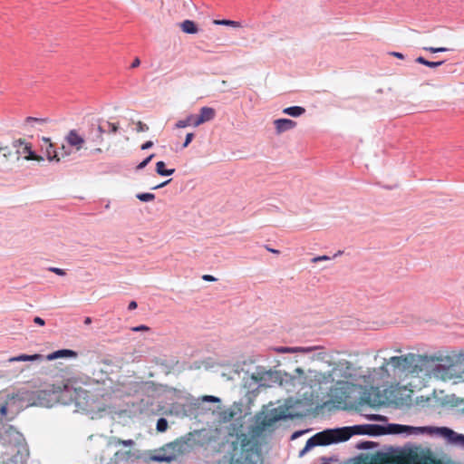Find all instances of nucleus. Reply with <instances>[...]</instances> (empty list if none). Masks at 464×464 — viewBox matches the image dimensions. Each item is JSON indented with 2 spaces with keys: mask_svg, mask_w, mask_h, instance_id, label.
I'll use <instances>...</instances> for the list:
<instances>
[{
  "mask_svg": "<svg viewBox=\"0 0 464 464\" xmlns=\"http://www.w3.org/2000/svg\"><path fill=\"white\" fill-rule=\"evenodd\" d=\"M13 146L15 149V159L17 160H19L20 158H24L25 160H43V157L36 155L32 150L31 143L26 142L23 139L15 140L13 142Z\"/></svg>",
  "mask_w": 464,
  "mask_h": 464,
  "instance_id": "8",
  "label": "nucleus"
},
{
  "mask_svg": "<svg viewBox=\"0 0 464 464\" xmlns=\"http://www.w3.org/2000/svg\"><path fill=\"white\" fill-rule=\"evenodd\" d=\"M391 55H392L394 57H397L399 59H403L404 58V55L401 53H398V52H392Z\"/></svg>",
  "mask_w": 464,
  "mask_h": 464,
  "instance_id": "46",
  "label": "nucleus"
},
{
  "mask_svg": "<svg viewBox=\"0 0 464 464\" xmlns=\"http://www.w3.org/2000/svg\"><path fill=\"white\" fill-rule=\"evenodd\" d=\"M188 126L198 127L195 114H190L185 119L178 121L176 123V128L178 129L186 128Z\"/></svg>",
  "mask_w": 464,
  "mask_h": 464,
  "instance_id": "18",
  "label": "nucleus"
},
{
  "mask_svg": "<svg viewBox=\"0 0 464 464\" xmlns=\"http://www.w3.org/2000/svg\"><path fill=\"white\" fill-rule=\"evenodd\" d=\"M370 420H384V417H382V415H377V414H373V415H371L369 417Z\"/></svg>",
  "mask_w": 464,
  "mask_h": 464,
  "instance_id": "41",
  "label": "nucleus"
},
{
  "mask_svg": "<svg viewBox=\"0 0 464 464\" xmlns=\"http://www.w3.org/2000/svg\"><path fill=\"white\" fill-rule=\"evenodd\" d=\"M266 250H267V251H269V252H271V253H274V254H276V255H278V254L280 253V252H279V250H276V249L271 248V247H269V246H266Z\"/></svg>",
  "mask_w": 464,
  "mask_h": 464,
  "instance_id": "50",
  "label": "nucleus"
},
{
  "mask_svg": "<svg viewBox=\"0 0 464 464\" xmlns=\"http://www.w3.org/2000/svg\"><path fill=\"white\" fill-rule=\"evenodd\" d=\"M193 138H194V134L193 133H191V132L188 133L186 135V139H185V141H184L182 147L183 148H187L188 146V144L192 141Z\"/></svg>",
  "mask_w": 464,
  "mask_h": 464,
  "instance_id": "33",
  "label": "nucleus"
},
{
  "mask_svg": "<svg viewBox=\"0 0 464 464\" xmlns=\"http://www.w3.org/2000/svg\"><path fill=\"white\" fill-rule=\"evenodd\" d=\"M148 130H149L148 125H146L142 121H138L136 122V131L137 132H144V131H147Z\"/></svg>",
  "mask_w": 464,
  "mask_h": 464,
  "instance_id": "31",
  "label": "nucleus"
},
{
  "mask_svg": "<svg viewBox=\"0 0 464 464\" xmlns=\"http://www.w3.org/2000/svg\"><path fill=\"white\" fill-rule=\"evenodd\" d=\"M137 198L143 202L152 201L155 198V195L152 193H139L136 195Z\"/></svg>",
  "mask_w": 464,
  "mask_h": 464,
  "instance_id": "26",
  "label": "nucleus"
},
{
  "mask_svg": "<svg viewBox=\"0 0 464 464\" xmlns=\"http://www.w3.org/2000/svg\"><path fill=\"white\" fill-rule=\"evenodd\" d=\"M422 373L442 381L464 378V355H423Z\"/></svg>",
  "mask_w": 464,
  "mask_h": 464,
  "instance_id": "3",
  "label": "nucleus"
},
{
  "mask_svg": "<svg viewBox=\"0 0 464 464\" xmlns=\"http://www.w3.org/2000/svg\"><path fill=\"white\" fill-rule=\"evenodd\" d=\"M27 459L22 458H9L7 461H3V464H26Z\"/></svg>",
  "mask_w": 464,
  "mask_h": 464,
  "instance_id": "28",
  "label": "nucleus"
},
{
  "mask_svg": "<svg viewBox=\"0 0 464 464\" xmlns=\"http://www.w3.org/2000/svg\"><path fill=\"white\" fill-rule=\"evenodd\" d=\"M325 260H330V256H319L312 258L311 262L312 263H317L319 261H325Z\"/></svg>",
  "mask_w": 464,
  "mask_h": 464,
  "instance_id": "35",
  "label": "nucleus"
},
{
  "mask_svg": "<svg viewBox=\"0 0 464 464\" xmlns=\"http://www.w3.org/2000/svg\"><path fill=\"white\" fill-rule=\"evenodd\" d=\"M43 141L46 145V156L49 160H55L56 161L60 160L59 154L54 148V145L51 142L50 138L43 137Z\"/></svg>",
  "mask_w": 464,
  "mask_h": 464,
  "instance_id": "16",
  "label": "nucleus"
},
{
  "mask_svg": "<svg viewBox=\"0 0 464 464\" xmlns=\"http://www.w3.org/2000/svg\"><path fill=\"white\" fill-rule=\"evenodd\" d=\"M274 124L278 134L290 130L296 126V122L290 119H277L274 121Z\"/></svg>",
  "mask_w": 464,
  "mask_h": 464,
  "instance_id": "15",
  "label": "nucleus"
},
{
  "mask_svg": "<svg viewBox=\"0 0 464 464\" xmlns=\"http://www.w3.org/2000/svg\"><path fill=\"white\" fill-rule=\"evenodd\" d=\"M180 27L184 33L187 34H196L198 33V27L196 24L191 20H185L180 24Z\"/></svg>",
  "mask_w": 464,
  "mask_h": 464,
  "instance_id": "22",
  "label": "nucleus"
},
{
  "mask_svg": "<svg viewBox=\"0 0 464 464\" xmlns=\"http://www.w3.org/2000/svg\"><path fill=\"white\" fill-rule=\"evenodd\" d=\"M252 379L255 380L256 382H261L264 380V376L260 372H255L252 374Z\"/></svg>",
  "mask_w": 464,
  "mask_h": 464,
  "instance_id": "39",
  "label": "nucleus"
},
{
  "mask_svg": "<svg viewBox=\"0 0 464 464\" xmlns=\"http://www.w3.org/2000/svg\"><path fill=\"white\" fill-rule=\"evenodd\" d=\"M152 146H153V142L151 140H148L145 143H143L140 148H141V150H148V149L151 148Z\"/></svg>",
  "mask_w": 464,
  "mask_h": 464,
  "instance_id": "40",
  "label": "nucleus"
},
{
  "mask_svg": "<svg viewBox=\"0 0 464 464\" xmlns=\"http://www.w3.org/2000/svg\"><path fill=\"white\" fill-rule=\"evenodd\" d=\"M283 112L285 114L292 116V117H298V116L303 115L305 112V109L301 106H292V107H287V108L284 109Z\"/></svg>",
  "mask_w": 464,
  "mask_h": 464,
  "instance_id": "21",
  "label": "nucleus"
},
{
  "mask_svg": "<svg viewBox=\"0 0 464 464\" xmlns=\"http://www.w3.org/2000/svg\"><path fill=\"white\" fill-rule=\"evenodd\" d=\"M34 322L35 324H37L38 325H40V326H44V324H45V323H44V319H42L41 317H38V316L34 317Z\"/></svg>",
  "mask_w": 464,
  "mask_h": 464,
  "instance_id": "43",
  "label": "nucleus"
},
{
  "mask_svg": "<svg viewBox=\"0 0 464 464\" xmlns=\"http://www.w3.org/2000/svg\"><path fill=\"white\" fill-rule=\"evenodd\" d=\"M416 62L418 63L426 65V66L430 67V68L438 67V66H440V65H441L443 63V62H430V61L426 60L425 58H423L421 56L418 57L416 59Z\"/></svg>",
  "mask_w": 464,
  "mask_h": 464,
  "instance_id": "24",
  "label": "nucleus"
},
{
  "mask_svg": "<svg viewBox=\"0 0 464 464\" xmlns=\"http://www.w3.org/2000/svg\"><path fill=\"white\" fill-rule=\"evenodd\" d=\"M15 398L0 393V443L6 449L5 455L11 458L28 459L29 449L23 436L12 425H7L6 420H11L15 415L14 405Z\"/></svg>",
  "mask_w": 464,
  "mask_h": 464,
  "instance_id": "1",
  "label": "nucleus"
},
{
  "mask_svg": "<svg viewBox=\"0 0 464 464\" xmlns=\"http://www.w3.org/2000/svg\"><path fill=\"white\" fill-rule=\"evenodd\" d=\"M202 278L205 281H215L216 280V278L214 276H210V275H204L202 276Z\"/></svg>",
  "mask_w": 464,
  "mask_h": 464,
  "instance_id": "47",
  "label": "nucleus"
},
{
  "mask_svg": "<svg viewBox=\"0 0 464 464\" xmlns=\"http://www.w3.org/2000/svg\"><path fill=\"white\" fill-rule=\"evenodd\" d=\"M222 447L225 454L213 464H263L258 442L246 434L230 435Z\"/></svg>",
  "mask_w": 464,
  "mask_h": 464,
  "instance_id": "2",
  "label": "nucleus"
},
{
  "mask_svg": "<svg viewBox=\"0 0 464 464\" xmlns=\"http://www.w3.org/2000/svg\"><path fill=\"white\" fill-rule=\"evenodd\" d=\"M423 355L407 353L400 356H392L384 359L379 371L382 378L391 376V372L399 377L419 376L422 373Z\"/></svg>",
  "mask_w": 464,
  "mask_h": 464,
  "instance_id": "4",
  "label": "nucleus"
},
{
  "mask_svg": "<svg viewBox=\"0 0 464 464\" xmlns=\"http://www.w3.org/2000/svg\"><path fill=\"white\" fill-rule=\"evenodd\" d=\"M154 158V154H150V156H148L144 160H142L138 166H137V169L140 170V169H144L150 161L151 160Z\"/></svg>",
  "mask_w": 464,
  "mask_h": 464,
  "instance_id": "30",
  "label": "nucleus"
},
{
  "mask_svg": "<svg viewBox=\"0 0 464 464\" xmlns=\"http://www.w3.org/2000/svg\"><path fill=\"white\" fill-rule=\"evenodd\" d=\"M65 140L68 145L74 148L76 151H79L82 149H88L86 146L85 138L82 136L76 130H71L65 136Z\"/></svg>",
  "mask_w": 464,
  "mask_h": 464,
  "instance_id": "12",
  "label": "nucleus"
},
{
  "mask_svg": "<svg viewBox=\"0 0 464 464\" xmlns=\"http://www.w3.org/2000/svg\"><path fill=\"white\" fill-rule=\"evenodd\" d=\"M62 150H63V152L61 153L62 157H65V156H68L70 154V151L65 150L64 145L62 146Z\"/></svg>",
  "mask_w": 464,
  "mask_h": 464,
  "instance_id": "49",
  "label": "nucleus"
},
{
  "mask_svg": "<svg viewBox=\"0 0 464 464\" xmlns=\"http://www.w3.org/2000/svg\"><path fill=\"white\" fill-rule=\"evenodd\" d=\"M110 131L111 133H116L119 130V125L117 123L109 122Z\"/></svg>",
  "mask_w": 464,
  "mask_h": 464,
  "instance_id": "38",
  "label": "nucleus"
},
{
  "mask_svg": "<svg viewBox=\"0 0 464 464\" xmlns=\"http://www.w3.org/2000/svg\"><path fill=\"white\" fill-rule=\"evenodd\" d=\"M117 444L130 447V446L134 445V441L132 440H124L119 439L117 440Z\"/></svg>",
  "mask_w": 464,
  "mask_h": 464,
  "instance_id": "34",
  "label": "nucleus"
},
{
  "mask_svg": "<svg viewBox=\"0 0 464 464\" xmlns=\"http://www.w3.org/2000/svg\"><path fill=\"white\" fill-rule=\"evenodd\" d=\"M43 356L41 354H33V355H27V354H21L18 356L11 357L8 362H26V361H38L42 360Z\"/></svg>",
  "mask_w": 464,
  "mask_h": 464,
  "instance_id": "20",
  "label": "nucleus"
},
{
  "mask_svg": "<svg viewBox=\"0 0 464 464\" xmlns=\"http://www.w3.org/2000/svg\"><path fill=\"white\" fill-rule=\"evenodd\" d=\"M140 60L138 57H136V58L133 60V62H132V63H131V65H130V68H132V69H133V68H137L138 66H140Z\"/></svg>",
  "mask_w": 464,
  "mask_h": 464,
  "instance_id": "44",
  "label": "nucleus"
},
{
  "mask_svg": "<svg viewBox=\"0 0 464 464\" xmlns=\"http://www.w3.org/2000/svg\"><path fill=\"white\" fill-rule=\"evenodd\" d=\"M439 428L433 427H411L401 424H392L390 425V430L393 432L400 433L402 431L409 430L411 433L419 434V433H429V434H438Z\"/></svg>",
  "mask_w": 464,
  "mask_h": 464,
  "instance_id": "10",
  "label": "nucleus"
},
{
  "mask_svg": "<svg viewBox=\"0 0 464 464\" xmlns=\"http://www.w3.org/2000/svg\"><path fill=\"white\" fill-rule=\"evenodd\" d=\"M0 153H3V157L9 160L12 156V151L8 147H0Z\"/></svg>",
  "mask_w": 464,
  "mask_h": 464,
  "instance_id": "32",
  "label": "nucleus"
},
{
  "mask_svg": "<svg viewBox=\"0 0 464 464\" xmlns=\"http://www.w3.org/2000/svg\"><path fill=\"white\" fill-rule=\"evenodd\" d=\"M216 116V111L211 107H202L199 111V114L196 115V121L198 123V126L210 121L213 120Z\"/></svg>",
  "mask_w": 464,
  "mask_h": 464,
  "instance_id": "14",
  "label": "nucleus"
},
{
  "mask_svg": "<svg viewBox=\"0 0 464 464\" xmlns=\"http://www.w3.org/2000/svg\"><path fill=\"white\" fill-rule=\"evenodd\" d=\"M352 435L353 432H351V429L348 427L334 430H325L324 431L318 432L306 441L304 450L301 451V455L314 446H325L332 443L345 441L349 440Z\"/></svg>",
  "mask_w": 464,
  "mask_h": 464,
  "instance_id": "5",
  "label": "nucleus"
},
{
  "mask_svg": "<svg viewBox=\"0 0 464 464\" xmlns=\"http://www.w3.org/2000/svg\"><path fill=\"white\" fill-rule=\"evenodd\" d=\"M49 271L53 272V273H55L58 276H64L65 275V271L63 269L57 268V267H50Z\"/></svg>",
  "mask_w": 464,
  "mask_h": 464,
  "instance_id": "36",
  "label": "nucleus"
},
{
  "mask_svg": "<svg viewBox=\"0 0 464 464\" xmlns=\"http://www.w3.org/2000/svg\"><path fill=\"white\" fill-rule=\"evenodd\" d=\"M91 323H92V318H91V317H86V318L84 319V324H85L86 325L91 324Z\"/></svg>",
  "mask_w": 464,
  "mask_h": 464,
  "instance_id": "51",
  "label": "nucleus"
},
{
  "mask_svg": "<svg viewBox=\"0 0 464 464\" xmlns=\"http://www.w3.org/2000/svg\"><path fill=\"white\" fill-rule=\"evenodd\" d=\"M343 364L346 365V369H350V365H351L350 362L344 361Z\"/></svg>",
  "mask_w": 464,
  "mask_h": 464,
  "instance_id": "52",
  "label": "nucleus"
},
{
  "mask_svg": "<svg viewBox=\"0 0 464 464\" xmlns=\"http://www.w3.org/2000/svg\"><path fill=\"white\" fill-rule=\"evenodd\" d=\"M437 430H438L439 435L447 438L450 441H451L453 443H459V444H461L462 446H464V435L458 434L454 430H452L449 428H446V427H441V428L438 429Z\"/></svg>",
  "mask_w": 464,
  "mask_h": 464,
  "instance_id": "13",
  "label": "nucleus"
},
{
  "mask_svg": "<svg viewBox=\"0 0 464 464\" xmlns=\"http://www.w3.org/2000/svg\"><path fill=\"white\" fill-rule=\"evenodd\" d=\"M75 382L66 380L61 384L53 385V391L58 393L56 399L59 402L64 405L75 403L81 405L82 401L87 397V392L82 387H76Z\"/></svg>",
  "mask_w": 464,
  "mask_h": 464,
  "instance_id": "6",
  "label": "nucleus"
},
{
  "mask_svg": "<svg viewBox=\"0 0 464 464\" xmlns=\"http://www.w3.org/2000/svg\"><path fill=\"white\" fill-rule=\"evenodd\" d=\"M137 307V303L135 301H131L130 304H129V310H133Z\"/></svg>",
  "mask_w": 464,
  "mask_h": 464,
  "instance_id": "48",
  "label": "nucleus"
},
{
  "mask_svg": "<svg viewBox=\"0 0 464 464\" xmlns=\"http://www.w3.org/2000/svg\"><path fill=\"white\" fill-rule=\"evenodd\" d=\"M353 434L382 435L385 433L384 427L375 424L355 425L348 427Z\"/></svg>",
  "mask_w": 464,
  "mask_h": 464,
  "instance_id": "11",
  "label": "nucleus"
},
{
  "mask_svg": "<svg viewBox=\"0 0 464 464\" xmlns=\"http://www.w3.org/2000/svg\"><path fill=\"white\" fill-rule=\"evenodd\" d=\"M77 353L72 350L63 349L53 352L46 356V360L53 361L64 357H76Z\"/></svg>",
  "mask_w": 464,
  "mask_h": 464,
  "instance_id": "17",
  "label": "nucleus"
},
{
  "mask_svg": "<svg viewBox=\"0 0 464 464\" xmlns=\"http://www.w3.org/2000/svg\"><path fill=\"white\" fill-rule=\"evenodd\" d=\"M103 134L104 130L102 126H92L89 134L85 138L86 146L88 149L90 148L92 151L101 153L102 150L100 148V146L103 142Z\"/></svg>",
  "mask_w": 464,
  "mask_h": 464,
  "instance_id": "9",
  "label": "nucleus"
},
{
  "mask_svg": "<svg viewBox=\"0 0 464 464\" xmlns=\"http://www.w3.org/2000/svg\"><path fill=\"white\" fill-rule=\"evenodd\" d=\"M26 121H28V122H40V123H43V122H44V120H43V119H37V118L28 117V118L26 119Z\"/></svg>",
  "mask_w": 464,
  "mask_h": 464,
  "instance_id": "42",
  "label": "nucleus"
},
{
  "mask_svg": "<svg viewBox=\"0 0 464 464\" xmlns=\"http://www.w3.org/2000/svg\"><path fill=\"white\" fill-rule=\"evenodd\" d=\"M115 456L117 459H119L121 460H125V461L133 460V459L139 458L138 453L131 450H125V451H121V450L117 451Z\"/></svg>",
  "mask_w": 464,
  "mask_h": 464,
  "instance_id": "19",
  "label": "nucleus"
},
{
  "mask_svg": "<svg viewBox=\"0 0 464 464\" xmlns=\"http://www.w3.org/2000/svg\"><path fill=\"white\" fill-rule=\"evenodd\" d=\"M202 401L213 402L216 405L213 408H208L212 415L219 422H228L234 418V412L231 409H225L221 405V401L218 397L212 395H205L201 398Z\"/></svg>",
  "mask_w": 464,
  "mask_h": 464,
  "instance_id": "7",
  "label": "nucleus"
},
{
  "mask_svg": "<svg viewBox=\"0 0 464 464\" xmlns=\"http://www.w3.org/2000/svg\"><path fill=\"white\" fill-rule=\"evenodd\" d=\"M423 50L430 52L432 53H442V52L448 51V49L445 47H430V46H425V47H423Z\"/></svg>",
  "mask_w": 464,
  "mask_h": 464,
  "instance_id": "29",
  "label": "nucleus"
},
{
  "mask_svg": "<svg viewBox=\"0 0 464 464\" xmlns=\"http://www.w3.org/2000/svg\"><path fill=\"white\" fill-rule=\"evenodd\" d=\"M157 430L160 431V432H164L167 430L168 429V421L166 419L164 418H160L157 421Z\"/></svg>",
  "mask_w": 464,
  "mask_h": 464,
  "instance_id": "27",
  "label": "nucleus"
},
{
  "mask_svg": "<svg viewBox=\"0 0 464 464\" xmlns=\"http://www.w3.org/2000/svg\"><path fill=\"white\" fill-rule=\"evenodd\" d=\"M171 181V179H168L159 185H156L152 188V189H157V188H163L164 186H166L167 184H169V182Z\"/></svg>",
  "mask_w": 464,
  "mask_h": 464,
  "instance_id": "45",
  "label": "nucleus"
},
{
  "mask_svg": "<svg viewBox=\"0 0 464 464\" xmlns=\"http://www.w3.org/2000/svg\"><path fill=\"white\" fill-rule=\"evenodd\" d=\"M214 24H221V25H228L235 28L241 27V24L237 21H232V20H214Z\"/></svg>",
  "mask_w": 464,
  "mask_h": 464,
  "instance_id": "25",
  "label": "nucleus"
},
{
  "mask_svg": "<svg viewBox=\"0 0 464 464\" xmlns=\"http://www.w3.org/2000/svg\"><path fill=\"white\" fill-rule=\"evenodd\" d=\"M156 172L160 176H169L175 172L174 169H166L163 161H158L156 163Z\"/></svg>",
  "mask_w": 464,
  "mask_h": 464,
  "instance_id": "23",
  "label": "nucleus"
},
{
  "mask_svg": "<svg viewBox=\"0 0 464 464\" xmlns=\"http://www.w3.org/2000/svg\"><path fill=\"white\" fill-rule=\"evenodd\" d=\"M149 330H150V328L144 324L131 328V331H133V332L149 331Z\"/></svg>",
  "mask_w": 464,
  "mask_h": 464,
  "instance_id": "37",
  "label": "nucleus"
}]
</instances>
